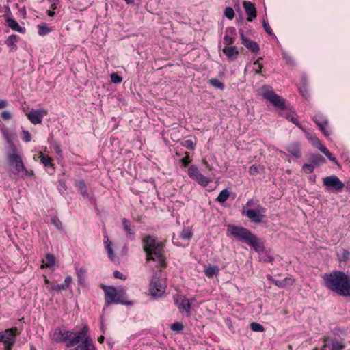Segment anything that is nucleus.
<instances>
[{
  "mask_svg": "<svg viewBox=\"0 0 350 350\" xmlns=\"http://www.w3.org/2000/svg\"><path fill=\"white\" fill-rule=\"evenodd\" d=\"M142 244L147 262L157 260L162 268L167 267L166 257L164 254L165 241H157L154 236L147 234L142 239Z\"/></svg>",
  "mask_w": 350,
  "mask_h": 350,
  "instance_id": "nucleus-1",
  "label": "nucleus"
},
{
  "mask_svg": "<svg viewBox=\"0 0 350 350\" xmlns=\"http://www.w3.org/2000/svg\"><path fill=\"white\" fill-rule=\"evenodd\" d=\"M323 284L342 297H350V278L343 271H334L323 276Z\"/></svg>",
  "mask_w": 350,
  "mask_h": 350,
  "instance_id": "nucleus-2",
  "label": "nucleus"
},
{
  "mask_svg": "<svg viewBox=\"0 0 350 350\" xmlns=\"http://www.w3.org/2000/svg\"><path fill=\"white\" fill-rule=\"evenodd\" d=\"M104 291L105 306L103 311L112 304L133 306L134 301L128 300L127 288L122 286L116 288L113 286L100 285Z\"/></svg>",
  "mask_w": 350,
  "mask_h": 350,
  "instance_id": "nucleus-3",
  "label": "nucleus"
},
{
  "mask_svg": "<svg viewBox=\"0 0 350 350\" xmlns=\"http://www.w3.org/2000/svg\"><path fill=\"white\" fill-rule=\"evenodd\" d=\"M4 138L6 139L8 148L12 152L7 157L9 165H14L15 167V171L12 172L15 175H20L21 178L33 176V171L27 170L22 161L21 157L17 152V148L14 142V140L16 139V135L12 133Z\"/></svg>",
  "mask_w": 350,
  "mask_h": 350,
  "instance_id": "nucleus-4",
  "label": "nucleus"
},
{
  "mask_svg": "<svg viewBox=\"0 0 350 350\" xmlns=\"http://www.w3.org/2000/svg\"><path fill=\"white\" fill-rule=\"evenodd\" d=\"M242 242L250 246L252 250L260 254L265 250L264 241L247 228L242 227Z\"/></svg>",
  "mask_w": 350,
  "mask_h": 350,
  "instance_id": "nucleus-5",
  "label": "nucleus"
},
{
  "mask_svg": "<svg viewBox=\"0 0 350 350\" xmlns=\"http://www.w3.org/2000/svg\"><path fill=\"white\" fill-rule=\"evenodd\" d=\"M261 94L265 99L269 101L275 107L280 110L287 109L286 100L276 94L270 87L263 86L261 89Z\"/></svg>",
  "mask_w": 350,
  "mask_h": 350,
  "instance_id": "nucleus-6",
  "label": "nucleus"
},
{
  "mask_svg": "<svg viewBox=\"0 0 350 350\" xmlns=\"http://www.w3.org/2000/svg\"><path fill=\"white\" fill-rule=\"evenodd\" d=\"M161 270L154 271L150 281L149 292L154 299L161 297L165 291V286L161 285Z\"/></svg>",
  "mask_w": 350,
  "mask_h": 350,
  "instance_id": "nucleus-7",
  "label": "nucleus"
},
{
  "mask_svg": "<svg viewBox=\"0 0 350 350\" xmlns=\"http://www.w3.org/2000/svg\"><path fill=\"white\" fill-rule=\"evenodd\" d=\"M322 181L325 191L328 193H341L345 188V183L335 175L325 176L322 179Z\"/></svg>",
  "mask_w": 350,
  "mask_h": 350,
  "instance_id": "nucleus-8",
  "label": "nucleus"
},
{
  "mask_svg": "<svg viewBox=\"0 0 350 350\" xmlns=\"http://www.w3.org/2000/svg\"><path fill=\"white\" fill-rule=\"evenodd\" d=\"M265 208L259 204L254 208L242 207V215H245L252 223L256 224H260L263 222V219L265 217Z\"/></svg>",
  "mask_w": 350,
  "mask_h": 350,
  "instance_id": "nucleus-9",
  "label": "nucleus"
},
{
  "mask_svg": "<svg viewBox=\"0 0 350 350\" xmlns=\"http://www.w3.org/2000/svg\"><path fill=\"white\" fill-rule=\"evenodd\" d=\"M187 171L189 178L203 187H206L211 182L210 178L200 172L198 167L195 165H190Z\"/></svg>",
  "mask_w": 350,
  "mask_h": 350,
  "instance_id": "nucleus-10",
  "label": "nucleus"
},
{
  "mask_svg": "<svg viewBox=\"0 0 350 350\" xmlns=\"http://www.w3.org/2000/svg\"><path fill=\"white\" fill-rule=\"evenodd\" d=\"M75 332L69 330H63L61 327H57L53 334V340L57 343L66 344L71 340L72 335H74Z\"/></svg>",
  "mask_w": 350,
  "mask_h": 350,
  "instance_id": "nucleus-11",
  "label": "nucleus"
},
{
  "mask_svg": "<svg viewBox=\"0 0 350 350\" xmlns=\"http://www.w3.org/2000/svg\"><path fill=\"white\" fill-rule=\"evenodd\" d=\"M88 332L89 326L87 324L83 325V327L79 332H75V336L72 338V339L70 340L67 344H66V346L67 347L76 346V345L81 342L83 338H85V336H88Z\"/></svg>",
  "mask_w": 350,
  "mask_h": 350,
  "instance_id": "nucleus-12",
  "label": "nucleus"
},
{
  "mask_svg": "<svg viewBox=\"0 0 350 350\" xmlns=\"http://www.w3.org/2000/svg\"><path fill=\"white\" fill-rule=\"evenodd\" d=\"M44 114H46V111L44 109H31L27 116L32 124H38L42 122Z\"/></svg>",
  "mask_w": 350,
  "mask_h": 350,
  "instance_id": "nucleus-13",
  "label": "nucleus"
},
{
  "mask_svg": "<svg viewBox=\"0 0 350 350\" xmlns=\"http://www.w3.org/2000/svg\"><path fill=\"white\" fill-rule=\"evenodd\" d=\"M75 187L77 188V191L81 193L83 198L88 199L91 202L94 200V198L91 197L88 193V187L84 180H75Z\"/></svg>",
  "mask_w": 350,
  "mask_h": 350,
  "instance_id": "nucleus-14",
  "label": "nucleus"
},
{
  "mask_svg": "<svg viewBox=\"0 0 350 350\" xmlns=\"http://www.w3.org/2000/svg\"><path fill=\"white\" fill-rule=\"evenodd\" d=\"M242 3L247 15V21L250 22L253 21L256 18L257 12L254 3L247 1H243Z\"/></svg>",
  "mask_w": 350,
  "mask_h": 350,
  "instance_id": "nucleus-15",
  "label": "nucleus"
},
{
  "mask_svg": "<svg viewBox=\"0 0 350 350\" xmlns=\"http://www.w3.org/2000/svg\"><path fill=\"white\" fill-rule=\"evenodd\" d=\"M312 120L315 122V124L319 126V129L321 131V132L323 133L325 136H329L330 131L329 129H327L328 124L327 120L319 116H314Z\"/></svg>",
  "mask_w": 350,
  "mask_h": 350,
  "instance_id": "nucleus-16",
  "label": "nucleus"
},
{
  "mask_svg": "<svg viewBox=\"0 0 350 350\" xmlns=\"http://www.w3.org/2000/svg\"><path fill=\"white\" fill-rule=\"evenodd\" d=\"M242 45L250 52L257 53L259 51V45L256 42L252 41L242 34Z\"/></svg>",
  "mask_w": 350,
  "mask_h": 350,
  "instance_id": "nucleus-17",
  "label": "nucleus"
},
{
  "mask_svg": "<svg viewBox=\"0 0 350 350\" xmlns=\"http://www.w3.org/2000/svg\"><path fill=\"white\" fill-rule=\"evenodd\" d=\"M307 160L314 167H318L326 162L325 159L319 154H311L308 156Z\"/></svg>",
  "mask_w": 350,
  "mask_h": 350,
  "instance_id": "nucleus-18",
  "label": "nucleus"
},
{
  "mask_svg": "<svg viewBox=\"0 0 350 350\" xmlns=\"http://www.w3.org/2000/svg\"><path fill=\"white\" fill-rule=\"evenodd\" d=\"M219 272V269L217 265L207 264L204 265V273L205 275L209 278L217 275Z\"/></svg>",
  "mask_w": 350,
  "mask_h": 350,
  "instance_id": "nucleus-19",
  "label": "nucleus"
},
{
  "mask_svg": "<svg viewBox=\"0 0 350 350\" xmlns=\"http://www.w3.org/2000/svg\"><path fill=\"white\" fill-rule=\"evenodd\" d=\"M72 282V278L70 275H67L64 279V282L61 284L53 285L51 287V291L59 292L62 290H66L70 288Z\"/></svg>",
  "mask_w": 350,
  "mask_h": 350,
  "instance_id": "nucleus-20",
  "label": "nucleus"
},
{
  "mask_svg": "<svg viewBox=\"0 0 350 350\" xmlns=\"http://www.w3.org/2000/svg\"><path fill=\"white\" fill-rule=\"evenodd\" d=\"M226 234L228 237H234L237 240H241V226L228 225Z\"/></svg>",
  "mask_w": 350,
  "mask_h": 350,
  "instance_id": "nucleus-21",
  "label": "nucleus"
},
{
  "mask_svg": "<svg viewBox=\"0 0 350 350\" xmlns=\"http://www.w3.org/2000/svg\"><path fill=\"white\" fill-rule=\"evenodd\" d=\"M20 333L18 332H15L12 335H8V337L6 338V340L4 341V350H12L14 344L16 342V337Z\"/></svg>",
  "mask_w": 350,
  "mask_h": 350,
  "instance_id": "nucleus-22",
  "label": "nucleus"
},
{
  "mask_svg": "<svg viewBox=\"0 0 350 350\" xmlns=\"http://www.w3.org/2000/svg\"><path fill=\"white\" fill-rule=\"evenodd\" d=\"M223 53L231 61L237 59L239 54L237 47L234 46L225 47L223 49Z\"/></svg>",
  "mask_w": 350,
  "mask_h": 350,
  "instance_id": "nucleus-23",
  "label": "nucleus"
},
{
  "mask_svg": "<svg viewBox=\"0 0 350 350\" xmlns=\"http://www.w3.org/2000/svg\"><path fill=\"white\" fill-rule=\"evenodd\" d=\"M5 21L8 27L11 28L12 30L18 31L21 33H24L25 32V28L21 27L15 19L12 18H6Z\"/></svg>",
  "mask_w": 350,
  "mask_h": 350,
  "instance_id": "nucleus-24",
  "label": "nucleus"
},
{
  "mask_svg": "<svg viewBox=\"0 0 350 350\" xmlns=\"http://www.w3.org/2000/svg\"><path fill=\"white\" fill-rule=\"evenodd\" d=\"M286 150L293 157L299 158L301 157V152L299 148V144L298 142H293L287 146Z\"/></svg>",
  "mask_w": 350,
  "mask_h": 350,
  "instance_id": "nucleus-25",
  "label": "nucleus"
},
{
  "mask_svg": "<svg viewBox=\"0 0 350 350\" xmlns=\"http://www.w3.org/2000/svg\"><path fill=\"white\" fill-rule=\"evenodd\" d=\"M307 139L311 143V144L316 148L320 150L322 147H324L319 139V138L314 134L309 132H306V133Z\"/></svg>",
  "mask_w": 350,
  "mask_h": 350,
  "instance_id": "nucleus-26",
  "label": "nucleus"
},
{
  "mask_svg": "<svg viewBox=\"0 0 350 350\" xmlns=\"http://www.w3.org/2000/svg\"><path fill=\"white\" fill-rule=\"evenodd\" d=\"M76 273L79 285L81 286H85L87 270L84 267H81L79 269L76 268Z\"/></svg>",
  "mask_w": 350,
  "mask_h": 350,
  "instance_id": "nucleus-27",
  "label": "nucleus"
},
{
  "mask_svg": "<svg viewBox=\"0 0 350 350\" xmlns=\"http://www.w3.org/2000/svg\"><path fill=\"white\" fill-rule=\"evenodd\" d=\"M19 40V37L15 34L10 35L8 36L7 40L5 41V44L10 48V51L14 52L18 49L16 42Z\"/></svg>",
  "mask_w": 350,
  "mask_h": 350,
  "instance_id": "nucleus-28",
  "label": "nucleus"
},
{
  "mask_svg": "<svg viewBox=\"0 0 350 350\" xmlns=\"http://www.w3.org/2000/svg\"><path fill=\"white\" fill-rule=\"evenodd\" d=\"M122 224L123 229L127 234V236L130 239L133 240L134 239L135 232L131 228V221L126 218H123L122 219Z\"/></svg>",
  "mask_w": 350,
  "mask_h": 350,
  "instance_id": "nucleus-29",
  "label": "nucleus"
},
{
  "mask_svg": "<svg viewBox=\"0 0 350 350\" xmlns=\"http://www.w3.org/2000/svg\"><path fill=\"white\" fill-rule=\"evenodd\" d=\"M327 346L329 350H343L345 348V345L336 339L329 340L327 343Z\"/></svg>",
  "mask_w": 350,
  "mask_h": 350,
  "instance_id": "nucleus-30",
  "label": "nucleus"
},
{
  "mask_svg": "<svg viewBox=\"0 0 350 350\" xmlns=\"http://www.w3.org/2000/svg\"><path fill=\"white\" fill-rule=\"evenodd\" d=\"M180 311L185 310L188 314H190L191 304L190 303V300L186 297H184L178 304V308Z\"/></svg>",
  "mask_w": 350,
  "mask_h": 350,
  "instance_id": "nucleus-31",
  "label": "nucleus"
},
{
  "mask_svg": "<svg viewBox=\"0 0 350 350\" xmlns=\"http://www.w3.org/2000/svg\"><path fill=\"white\" fill-rule=\"evenodd\" d=\"M294 279L291 278H286L282 280H275L274 284L279 288H284L287 286H291L294 284Z\"/></svg>",
  "mask_w": 350,
  "mask_h": 350,
  "instance_id": "nucleus-32",
  "label": "nucleus"
},
{
  "mask_svg": "<svg viewBox=\"0 0 350 350\" xmlns=\"http://www.w3.org/2000/svg\"><path fill=\"white\" fill-rule=\"evenodd\" d=\"M17 329L16 327H12V328L6 329L5 331L0 332V342L4 343L8 335H12Z\"/></svg>",
  "mask_w": 350,
  "mask_h": 350,
  "instance_id": "nucleus-33",
  "label": "nucleus"
},
{
  "mask_svg": "<svg viewBox=\"0 0 350 350\" xmlns=\"http://www.w3.org/2000/svg\"><path fill=\"white\" fill-rule=\"evenodd\" d=\"M230 194V193L228 191V189H224L220 191L215 200L221 204H223L228 200Z\"/></svg>",
  "mask_w": 350,
  "mask_h": 350,
  "instance_id": "nucleus-34",
  "label": "nucleus"
},
{
  "mask_svg": "<svg viewBox=\"0 0 350 350\" xmlns=\"http://www.w3.org/2000/svg\"><path fill=\"white\" fill-rule=\"evenodd\" d=\"M41 163L45 166V167H50L53 168V163L52 161V159L43 153L40 152L39 156Z\"/></svg>",
  "mask_w": 350,
  "mask_h": 350,
  "instance_id": "nucleus-35",
  "label": "nucleus"
},
{
  "mask_svg": "<svg viewBox=\"0 0 350 350\" xmlns=\"http://www.w3.org/2000/svg\"><path fill=\"white\" fill-rule=\"evenodd\" d=\"M320 151L323 153L330 161L334 162L338 166H340V164L336 160V157L329 151V150L325 146L322 147V148L320 149Z\"/></svg>",
  "mask_w": 350,
  "mask_h": 350,
  "instance_id": "nucleus-36",
  "label": "nucleus"
},
{
  "mask_svg": "<svg viewBox=\"0 0 350 350\" xmlns=\"http://www.w3.org/2000/svg\"><path fill=\"white\" fill-rule=\"evenodd\" d=\"M193 232L191 228H184L180 232L179 237L185 240H190L193 237Z\"/></svg>",
  "mask_w": 350,
  "mask_h": 350,
  "instance_id": "nucleus-37",
  "label": "nucleus"
},
{
  "mask_svg": "<svg viewBox=\"0 0 350 350\" xmlns=\"http://www.w3.org/2000/svg\"><path fill=\"white\" fill-rule=\"evenodd\" d=\"M45 266L47 268H51L54 266L55 258L53 254L47 253L45 256Z\"/></svg>",
  "mask_w": 350,
  "mask_h": 350,
  "instance_id": "nucleus-38",
  "label": "nucleus"
},
{
  "mask_svg": "<svg viewBox=\"0 0 350 350\" xmlns=\"http://www.w3.org/2000/svg\"><path fill=\"white\" fill-rule=\"evenodd\" d=\"M38 34L41 36L47 35L52 31V28L48 27L46 24L38 25Z\"/></svg>",
  "mask_w": 350,
  "mask_h": 350,
  "instance_id": "nucleus-39",
  "label": "nucleus"
},
{
  "mask_svg": "<svg viewBox=\"0 0 350 350\" xmlns=\"http://www.w3.org/2000/svg\"><path fill=\"white\" fill-rule=\"evenodd\" d=\"M208 83L216 89L223 90L224 84L217 78H212L208 81Z\"/></svg>",
  "mask_w": 350,
  "mask_h": 350,
  "instance_id": "nucleus-40",
  "label": "nucleus"
},
{
  "mask_svg": "<svg viewBox=\"0 0 350 350\" xmlns=\"http://www.w3.org/2000/svg\"><path fill=\"white\" fill-rule=\"evenodd\" d=\"M184 154L185 157L180 159V162L183 167H186L191 163V159L189 152H185Z\"/></svg>",
  "mask_w": 350,
  "mask_h": 350,
  "instance_id": "nucleus-41",
  "label": "nucleus"
},
{
  "mask_svg": "<svg viewBox=\"0 0 350 350\" xmlns=\"http://www.w3.org/2000/svg\"><path fill=\"white\" fill-rule=\"evenodd\" d=\"M264 170V167L260 165L254 164L249 169V173L250 175H256L260 173V171Z\"/></svg>",
  "mask_w": 350,
  "mask_h": 350,
  "instance_id": "nucleus-42",
  "label": "nucleus"
},
{
  "mask_svg": "<svg viewBox=\"0 0 350 350\" xmlns=\"http://www.w3.org/2000/svg\"><path fill=\"white\" fill-rule=\"evenodd\" d=\"M250 326L251 329L253 332H262L265 331V328H264L263 325L258 323L252 322L250 324Z\"/></svg>",
  "mask_w": 350,
  "mask_h": 350,
  "instance_id": "nucleus-43",
  "label": "nucleus"
},
{
  "mask_svg": "<svg viewBox=\"0 0 350 350\" xmlns=\"http://www.w3.org/2000/svg\"><path fill=\"white\" fill-rule=\"evenodd\" d=\"M224 14L229 20L233 19L235 16L233 8L230 6L225 8Z\"/></svg>",
  "mask_w": 350,
  "mask_h": 350,
  "instance_id": "nucleus-44",
  "label": "nucleus"
},
{
  "mask_svg": "<svg viewBox=\"0 0 350 350\" xmlns=\"http://www.w3.org/2000/svg\"><path fill=\"white\" fill-rule=\"evenodd\" d=\"M170 329L172 331L176 332H180L184 329V325L183 323L176 321L171 324Z\"/></svg>",
  "mask_w": 350,
  "mask_h": 350,
  "instance_id": "nucleus-45",
  "label": "nucleus"
},
{
  "mask_svg": "<svg viewBox=\"0 0 350 350\" xmlns=\"http://www.w3.org/2000/svg\"><path fill=\"white\" fill-rule=\"evenodd\" d=\"M181 145L188 150H193L196 148V143L193 142L191 139H187L181 142Z\"/></svg>",
  "mask_w": 350,
  "mask_h": 350,
  "instance_id": "nucleus-46",
  "label": "nucleus"
},
{
  "mask_svg": "<svg viewBox=\"0 0 350 350\" xmlns=\"http://www.w3.org/2000/svg\"><path fill=\"white\" fill-rule=\"evenodd\" d=\"M51 224L54 225L57 229L61 230L62 229V224L57 216L53 215L51 219Z\"/></svg>",
  "mask_w": 350,
  "mask_h": 350,
  "instance_id": "nucleus-47",
  "label": "nucleus"
},
{
  "mask_svg": "<svg viewBox=\"0 0 350 350\" xmlns=\"http://www.w3.org/2000/svg\"><path fill=\"white\" fill-rule=\"evenodd\" d=\"M80 344L83 345H87L88 347H95L92 338L89 336H86L85 338H83Z\"/></svg>",
  "mask_w": 350,
  "mask_h": 350,
  "instance_id": "nucleus-48",
  "label": "nucleus"
},
{
  "mask_svg": "<svg viewBox=\"0 0 350 350\" xmlns=\"http://www.w3.org/2000/svg\"><path fill=\"white\" fill-rule=\"evenodd\" d=\"M314 167L310 163H305L301 168L302 172L305 174H311L314 170Z\"/></svg>",
  "mask_w": 350,
  "mask_h": 350,
  "instance_id": "nucleus-49",
  "label": "nucleus"
},
{
  "mask_svg": "<svg viewBox=\"0 0 350 350\" xmlns=\"http://www.w3.org/2000/svg\"><path fill=\"white\" fill-rule=\"evenodd\" d=\"M110 77L111 81L113 83H120L122 81V77L116 72H113Z\"/></svg>",
  "mask_w": 350,
  "mask_h": 350,
  "instance_id": "nucleus-50",
  "label": "nucleus"
},
{
  "mask_svg": "<svg viewBox=\"0 0 350 350\" xmlns=\"http://www.w3.org/2000/svg\"><path fill=\"white\" fill-rule=\"evenodd\" d=\"M235 40L234 36L226 34L224 37V43L226 45H230L234 43Z\"/></svg>",
  "mask_w": 350,
  "mask_h": 350,
  "instance_id": "nucleus-51",
  "label": "nucleus"
},
{
  "mask_svg": "<svg viewBox=\"0 0 350 350\" xmlns=\"http://www.w3.org/2000/svg\"><path fill=\"white\" fill-rule=\"evenodd\" d=\"M0 130H1L4 137H5L8 135L12 133L8 131V129H7L5 125L3 123H2L1 121H0Z\"/></svg>",
  "mask_w": 350,
  "mask_h": 350,
  "instance_id": "nucleus-52",
  "label": "nucleus"
},
{
  "mask_svg": "<svg viewBox=\"0 0 350 350\" xmlns=\"http://www.w3.org/2000/svg\"><path fill=\"white\" fill-rule=\"evenodd\" d=\"M262 25H263V28L265 29V31L270 36H273V32L271 29V28L270 27L269 23L264 19L263 21H262Z\"/></svg>",
  "mask_w": 350,
  "mask_h": 350,
  "instance_id": "nucleus-53",
  "label": "nucleus"
},
{
  "mask_svg": "<svg viewBox=\"0 0 350 350\" xmlns=\"http://www.w3.org/2000/svg\"><path fill=\"white\" fill-rule=\"evenodd\" d=\"M22 134H23V137H22V139H23V140L24 142H30V141H31V134L29 133V131L23 130V131H22Z\"/></svg>",
  "mask_w": 350,
  "mask_h": 350,
  "instance_id": "nucleus-54",
  "label": "nucleus"
},
{
  "mask_svg": "<svg viewBox=\"0 0 350 350\" xmlns=\"http://www.w3.org/2000/svg\"><path fill=\"white\" fill-rule=\"evenodd\" d=\"M53 147L54 150L58 155H61L62 154L61 146L58 142L55 141L53 144Z\"/></svg>",
  "mask_w": 350,
  "mask_h": 350,
  "instance_id": "nucleus-55",
  "label": "nucleus"
},
{
  "mask_svg": "<svg viewBox=\"0 0 350 350\" xmlns=\"http://www.w3.org/2000/svg\"><path fill=\"white\" fill-rule=\"evenodd\" d=\"M286 119L287 120H289L291 122H293V124H295L296 126H297L299 129H301V130L304 131V129L303 127L301 126V125L299 124L298 120L294 117H292L290 115H288L286 116Z\"/></svg>",
  "mask_w": 350,
  "mask_h": 350,
  "instance_id": "nucleus-56",
  "label": "nucleus"
},
{
  "mask_svg": "<svg viewBox=\"0 0 350 350\" xmlns=\"http://www.w3.org/2000/svg\"><path fill=\"white\" fill-rule=\"evenodd\" d=\"M105 247H106V250L107 251V253H108V255H109V258L111 260H113L115 255H114L113 250L111 248V245L107 244V245H105Z\"/></svg>",
  "mask_w": 350,
  "mask_h": 350,
  "instance_id": "nucleus-57",
  "label": "nucleus"
},
{
  "mask_svg": "<svg viewBox=\"0 0 350 350\" xmlns=\"http://www.w3.org/2000/svg\"><path fill=\"white\" fill-rule=\"evenodd\" d=\"M1 117L5 120H8L12 118V114L10 111L5 110L1 112Z\"/></svg>",
  "mask_w": 350,
  "mask_h": 350,
  "instance_id": "nucleus-58",
  "label": "nucleus"
},
{
  "mask_svg": "<svg viewBox=\"0 0 350 350\" xmlns=\"http://www.w3.org/2000/svg\"><path fill=\"white\" fill-rule=\"evenodd\" d=\"M3 12H4L3 16H4L5 21H6V18H11L10 16H11L12 13H11L10 8L8 5V4L4 6V10H3Z\"/></svg>",
  "mask_w": 350,
  "mask_h": 350,
  "instance_id": "nucleus-59",
  "label": "nucleus"
},
{
  "mask_svg": "<svg viewBox=\"0 0 350 350\" xmlns=\"http://www.w3.org/2000/svg\"><path fill=\"white\" fill-rule=\"evenodd\" d=\"M113 277L116 279H120L122 280H125L126 279V276L123 275L122 273H120L119 271H113Z\"/></svg>",
  "mask_w": 350,
  "mask_h": 350,
  "instance_id": "nucleus-60",
  "label": "nucleus"
},
{
  "mask_svg": "<svg viewBox=\"0 0 350 350\" xmlns=\"http://www.w3.org/2000/svg\"><path fill=\"white\" fill-rule=\"evenodd\" d=\"M350 257V252L347 250H343L342 252V260L345 262H347L349 260Z\"/></svg>",
  "mask_w": 350,
  "mask_h": 350,
  "instance_id": "nucleus-61",
  "label": "nucleus"
},
{
  "mask_svg": "<svg viewBox=\"0 0 350 350\" xmlns=\"http://www.w3.org/2000/svg\"><path fill=\"white\" fill-rule=\"evenodd\" d=\"M236 29L234 27H228L226 29V34L229 36H234L236 35Z\"/></svg>",
  "mask_w": 350,
  "mask_h": 350,
  "instance_id": "nucleus-62",
  "label": "nucleus"
},
{
  "mask_svg": "<svg viewBox=\"0 0 350 350\" xmlns=\"http://www.w3.org/2000/svg\"><path fill=\"white\" fill-rule=\"evenodd\" d=\"M262 260L265 262L272 263L274 260V258L266 252L265 256L262 258Z\"/></svg>",
  "mask_w": 350,
  "mask_h": 350,
  "instance_id": "nucleus-63",
  "label": "nucleus"
},
{
  "mask_svg": "<svg viewBox=\"0 0 350 350\" xmlns=\"http://www.w3.org/2000/svg\"><path fill=\"white\" fill-rule=\"evenodd\" d=\"M81 350H96V347H88L87 345H81Z\"/></svg>",
  "mask_w": 350,
  "mask_h": 350,
  "instance_id": "nucleus-64",
  "label": "nucleus"
}]
</instances>
